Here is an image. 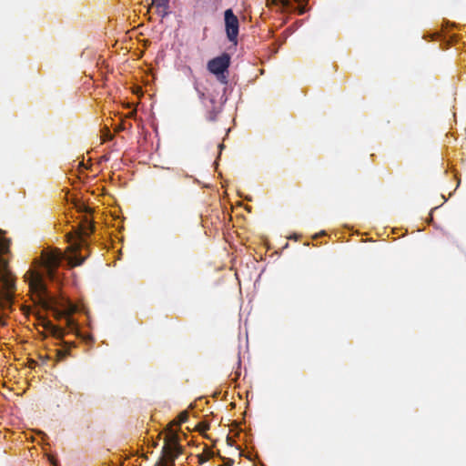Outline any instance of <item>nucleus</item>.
<instances>
[{
	"label": "nucleus",
	"mask_w": 466,
	"mask_h": 466,
	"mask_svg": "<svg viewBox=\"0 0 466 466\" xmlns=\"http://www.w3.org/2000/svg\"><path fill=\"white\" fill-rule=\"evenodd\" d=\"M188 412L187 411H182L179 415H178V420L177 421V420H174L171 425H177V426H179L181 425L182 423L186 422L187 420H188Z\"/></svg>",
	"instance_id": "0eeeda50"
},
{
	"label": "nucleus",
	"mask_w": 466,
	"mask_h": 466,
	"mask_svg": "<svg viewBox=\"0 0 466 466\" xmlns=\"http://www.w3.org/2000/svg\"><path fill=\"white\" fill-rule=\"evenodd\" d=\"M299 4V13L300 15L304 14L306 12V7L300 4V0H296Z\"/></svg>",
	"instance_id": "f8f14e48"
},
{
	"label": "nucleus",
	"mask_w": 466,
	"mask_h": 466,
	"mask_svg": "<svg viewBox=\"0 0 466 466\" xmlns=\"http://www.w3.org/2000/svg\"><path fill=\"white\" fill-rule=\"evenodd\" d=\"M174 179H176V177H173V178L168 179L167 182H172Z\"/></svg>",
	"instance_id": "f3484780"
},
{
	"label": "nucleus",
	"mask_w": 466,
	"mask_h": 466,
	"mask_svg": "<svg viewBox=\"0 0 466 466\" xmlns=\"http://www.w3.org/2000/svg\"><path fill=\"white\" fill-rule=\"evenodd\" d=\"M155 466H175V462H169V461L167 460H159Z\"/></svg>",
	"instance_id": "1a4fd4ad"
},
{
	"label": "nucleus",
	"mask_w": 466,
	"mask_h": 466,
	"mask_svg": "<svg viewBox=\"0 0 466 466\" xmlns=\"http://www.w3.org/2000/svg\"><path fill=\"white\" fill-rule=\"evenodd\" d=\"M208 460V456H206L205 454H200V455H198V462H199L200 464H202V463L206 462Z\"/></svg>",
	"instance_id": "9b49d317"
},
{
	"label": "nucleus",
	"mask_w": 466,
	"mask_h": 466,
	"mask_svg": "<svg viewBox=\"0 0 466 466\" xmlns=\"http://www.w3.org/2000/svg\"><path fill=\"white\" fill-rule=\"evenodd\" d=\"M218 466H230V464H223V465H218Z\"/></svg>",
	"instance_id": "6ab92c4d"
},
{
	"label": "nucleus",
	"mask_w": 466,
	"mask_h": 466,
	"mask_svg": "<svg viewBox=\"0 0 466 466\" xmlns=\"http://www.w3.org/2000/svg\"><path fill=\"white\" fill-rule=\"evenodd\" d=\"M112 138H113V136H112V135H110V134H108V135H107V139H112Z\"/></svg>",
	"instance_id": "2eb2a0df"
},
{
	"label": "nucleus",
	"mask_w": 466,
	"mask_h": 466,
	"mask_svg": "<svg viewBox=\"0 0 466 466\" xmlns=\"http://www.w3.org/2000/svg\"><path fill=\"white\" fill-rule=\"evenodd\" d=\"M50 331L52 335L57 339H61L64 336V331L62 329L53 326L50 324Z\"/></svg>",
	"instance_id": "6e6552de"
},
{
	"label": "nucleus",
	"mask_w": 466,
	"mask_h": 466,
	"mask_svg": "<svg viewBox=\"0 0 466 466\" xmlns=\"http://www.w3.org/2000/svg\"><path fill=\"white\" fill-rule=\"evenodd\" d=\"M183 447L179 444L177 433L169 427L162 448L163 456L159 460H167L173 463L176 459L183 453Z\"/></svg>",
	"instance_id": "7ed1b4c3"
},
{
	"label": "nucleus",
	"mask_w": 466,
	"mask_h": 466,
	"mask_svg": "<svg viewBox=\"0 0 466 466\" xmlns=\"http://www.w3.org/2000/svg\"><path fill=\"white\" fill-rule=\"evenodd\" d=\"M63 255L59 249H43L41 257L34 261L35 268H30L25 274V279L29 285L30 291L39 300H44L47 294V288L45 282L46 276L54 279L56 271L59 268Z\"/></svg>",
	"instance_id": "f257e3e1"
},
{
	"label": "nucleus",
	"mask_w": 466,
	"mask_h": 466,
	"mask_svg": "<svg viewBox=\"0 0 466 466\" xmlns=\"http://www.w3.org/2000/svg\"><path fill=\"white\" fill-rule=\"evenodd\" d=\"M224 24L227 38L230 43L237 45L239 33V21L231 8L224 11Z\"/></svg>",
	"instance_id": "39448f33"
},
{
	"label": "nucleus",
	"mask_w": 466,
	"mask_h": 466,
	"mask_svg": "<svg viewBox=\"0 0 466 466\" xmlns=\"http://www.w3.org/2000/svg\"><path fill=\"white\" fill-rule=\"evenodd\" d=\"M230 65V56L227 53H223L221 56H217L208 63V70L217 76V79L226 85L228 84V68Z\"/></svg>",
	"instance_id": "20e7f679"
},
{
	"label": "nucleus",
	"mask_w": 466,
	"mask_h": 466,
	"mask_svg": "<svg viewBox=\"0 0 466 466\" xmlns=\"http://www.w3.org/2000/svg\"><path fill=\"white\" fill-rule=\"evenodd\" d=\"M35 365H36V361H35V360H31V361H30V364H29V367H30V368H34Z\"/></svg>",
	"instance_id": "4468645a"
},
{
	"label": "nucleus",
	"mask_w": 466,
	"mask_h": 466,
	"mask_svg": "<svg viewBox=\"0 0 466 466\" xmlns=\"http://www.w3.org/2000/svg\"><path fill=\"white\" fill-rule=\"evenodd\" d=\"M152 6H155L157 13L162 17H166L169 14V0H152L147 7V12Z\"/></svg>",
	"instance_id": "423d86ee"
},
{
	"label": "nucleus",
	"mask_w": 466,
	"mask_h": 466,
	"mask_svg": "<svg viewBox=\"0 0 466 466\" xmlns=\"http://www.w3.org/2000/svg\"><path fill=\"white\" fill-rule=\"evenodd\" d=\"M66 355H67V350H59L57 351V356H58V358H59L60 360H62V359L66 358Z\"/></svg>",
	"instance_id": "9d476101"
},
{
	"label": "nucleus",
	"mask_w": 466,
	"mask_h": 466,
	"mask_svg": "<svg viewBox=\"0 0 466 466\" xmlns=\"http://www.w3.org/2000/svg\"><path fill=\"white\" fill-rule=\"evenodd\" d=\"M174 179H176V177H173V178L168 179L167 182H172Z\"/></svg>",
	"instance_id": "dca6fc26"
},
{
	"label": "nucleus",
	"mask_w": 466,
	"mask_h": 466,
	"mask_svg": "<svg viewBox=\"0 0 466 466\" xmlns=\"http://www.w3.org/2000/svg\"><path fill=\"white\" fill-rule=\"evenodd\" d=\"M93 231L94 226L86 218L78 231L75 234L67 235L68 241L71 243L70 249L74 253L69 258V263L72 267L80 266L86 260V257H82L78 252L83 247L87 245L86 238L89 237Z\"/></svg>",
	"instance_id": "f03ea898"
},
{
	"label": "nucleus",
	"mask_w": 466,
	"mask_h": 466,
	"mask_svg": "<svg viewBox=\"0 0 466 466\" xmlns=\"http://www.w3.org/2000/svg\"><path fill=\"white\" fill-rule=\"evenodd\" d=\"M215 118H216V114L214 112H210L209 116H208V119L215 120Z\"/></svg>",
	"instance_id": "ddd939ff"
},
{
	"label": "nucleus",
	"mask_w": 466,
	"mask_h": 466,
	"mask_svg": "<svg viewBox=\"0 0 466 466\" xmlns=\"http://www.w3.org/2000/svg\"><path fill=\"white\" fill-rule=\"evenodd\" d=\"M68 323L69 324L73 323V320L72 319H68Z\"/></svg>",
	"instance_id": "a211bd4d"
}]
</instances>
